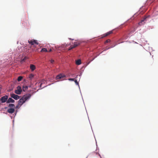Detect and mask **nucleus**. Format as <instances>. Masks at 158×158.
<instances>
[{"instance_id": "nucleus-1", "label": "nucleus", "mask_w": 158, "mask_h": 158, "mask_svg": "<svg viewBox=\"0 0 158 158\" xmlns=\"http://www.w3.org/2000/svg\"><path fill=\"white\" fill-rule=\"evenodd\" d=\"M31 96V95L30 94H27L24 95L18 101L19 105L21 106L27 99L29 98Z\"/></svg>"}, {"instance_id": "nucleus-2", "label": "nucleus", "mask_w": 158, "mask_h": 158, "mask_svg": "<svg viewBox=\"0 0 158 158\" xmlns=\"http://www.w3.org/2000/svg\"><path fill=\"white\" fill-rule=\"evenodd\" d=\"M28 42L30 44L33 46L34 48L32 49V50L33 51L37 52L38 51L39 48H36V45H38L39 44L37 40H29L28 41Z\"/></svg>"}, {"instance_id": "nucleus-3", "label": "nucleus", "mask_w": 158, "mask_h": 158, "mask_svg": "<svg viewBox=\"0 0 158 158\" xmlns=\"http://www.w3.org/2000/svg\"><path fill=\"white\" fill-rule=\"evenodd\" d=\"M65 75L63 73H60L57 75L56 77V80H63L64 79H62L63 78L65 77Z\"/></svg>"}, {"instance_id": "nucleus-4", "label": "nucleus", "mask_w": 158, "mask_h": 158, "mask_svg": "<svg viewBox=\"0 0 158 158\" xmlns=\"http://www.w3.org/2000/svg\"><path fill=\"white\" fill-rule=\"evenodd\" d=\"M8 98V96L7 95H5L2 97L0 99V104L2 103H4L7 101Z\"/></svg>"}, {"instance_id": "nucleus-5", "label": "nucleus", "mask_w": 158, "mask_h": 158, "mask_svg": "<svg viewBox=\"0 0 158 158\" xmlns=\"http://www.w3.org/2000/svg\"><path fill=\"white\" fill-rule=\"evenodd\" d=\"M46 81L45 80H43L40 81L39 83H40V89H42L46 86Z\"/></svg>"}, {"instance_id": "nucleus-6", "label": "nucleus", "mask_w": 158, "mask_h": 158, "mask_svg": "<svg viewBox=\"0 0 158 158\" xmlns=\"http://www.w3.org/2000/svg\"><path fill=\"white\" fill-rule=\"evenodd\" d=\"M22 92V89L20 86H19L17 87V89L15 91V93L17 94H20Z\"/></svg>"}, {"instance_id": "nucleus-7", "label": "nucleus", "mask_w": 158, "mask_h": 158, "mask_svg": "<svg viewBox=\"0 0 158 158\" xmlns=\"http://www.w3.org/2000/svg\"><path fill=\"white\" fill-rule=\"evenodd\" d=\"M10 96L12 98H13L16 100L19 99L20 98V96L14 94H10Z\"/></svg>"}, {"instance_id": "nucleus-8", "label": "nucleus", "mask_w": 158, "mask_h": 158, "mask_svg": "<svg viewBox=\"0 0 158 158\" xmlns=\"http://www.w3.org/2000/svg\"><path fill=\"white\" fill-rule=\"evenodd\" d=\"M113 32L112 31H110L106 33L103 34L102 35V36L101 37V38H103L104 37H106L107 36L109 35H110Z\"/></svg>"}, {"instance_id": "nucleus-9", "label": "nucleus", "mask_w": 158, "mask_h": 158, "mask_svg": "<svg viewBox=\"0 0 158 158\" xmlns=\"http://www.w3.org/2000/svg\"><path fill=\"white\" fill-rule=\"evenodd\" d=\"M15 102V100L11 98H9L6 101V103H9L10 102L14 103Z\"/></svg>"}, {"instance_id": "nucleus-10", "label": "nucleus", "mask_w": 158, "mask_h": 158, "mask_svg": "<svg viewBox=\"0 0 158 158\" xmlns=\"http://www.w3.org/2000/svg\"><path fill=\"white\" fill-rule=\"evenodd\" d=\"M15 111V110L14 108H9L7 110V112L10 113L12 114Z\"/></svg>"}, {"instance_id": "nucleus-11", "label": "nucleus", "mask_w": 158, "mask_h": 158, "mask_svg": "<svg viewBox=\"0 0 158 158\" xmlns=\"http://www.w3.org/2000/svg\"><path fill=\"white\" fill-rule=\"evenodd\" d=\"M147 18V17H145L143 18V19L140 22H139V24L140 25H142V24H143V23L144 22V20L146 19Z\"/></svg>"}, {"instance_id": "nucleus-12", "label": "nucleus", "mask_w": 158, "mask_h": 158, "mask_svg": "<svg viewBox=\"0 0 158 158\" xmlns=\"http://www.w3.org/2000/svg\"><path fill=\"white\" fill-rule=\"evenodd\" d=\"M28 88V86L26 85H24L23 86L22 89L23 91H25Z\"/></svg>"}, {"instance_id": "nucleus-13", "label": "nucleus", "mask_w": 158, "mask_h": 158, "mask_svg": "<svg viewBox=\"0 0 158 158\" xmlns=\"http://www.w3.org/2000/svg\"><path fill=\"white\" fill-rule=\"evenodd\" d=\"M80 44V43L79 42H74V44L73 46H72V47L74 48H76V47L78 46Z\"/></svg>"}, {"instance_id": "nucleus-14", "label": "nucleus", "mask_w": 158, "mask_h": 158, "mask_svg": "<svg viewBox=\"0 0 158 158\" xmlns=\"http://www.w3.org/2000/svg\"><path fill=\"white\" fill-rule=\"evenodd\" d=\"M30 69L32 71H34L35 69V66L32 64L30 65Z\"/></svg>"}, {"instance_id": "nucleus-15", "label": "nucleus", "mask_w": 158, "mask_h": 158, "mask_svg": "<svg viewBox=\"0 0 158 158\" xmlns=\"http://www.w3.org/2000/svg\"><path fill=\"white\" fill-rule=\"evenodd\" d=\"M81 63V60L80 59L76 61V64L79 65Z\"/></svg>"}, {"instance_id": "nucleus-16", "label": "nucleus", "mask_w": 158, "mask_h": 158, "mask_svg": "<svg viewBox=\"0 0 158 158\" xmlns=\"http://www.w3.org/2000/svg\"><path fill=\"white\" fill-rule=\"evenodd\" d=\"M23 79V77L21 76H20L18 77L17 79V80L19 81H20Z\"/></svg>"}, {"instance_id": "nucleus-17", "label": "nucleus", "mask_w": 158, "mask_h": 158, "mask_svg": "<svg viewBox=\"0 0 158 158\" xmlns=\"http://www.w3.org/2000/svg\"><path fill=\"white\" fill-rule=\"evenodd\" d=\"M41 52H47L48 51H47V49L45 48H43L41 51Z\"/></svg>"}, {"instance_id": "nucleus-18", "label": "nucleus", "mask_w": 158, "mask_h": 158, "mask_svg": "<svg viewBox=\"0 0 158 158\" xmlns=\"http://www.w3.org/2000/svg\"><path fill=\"white\" fill-rule=\"evenodd\" d=\"M9 107H15V105L13 104H10L9 105Z\"/></svg>"}, {"instance_id": "nucleus-19", "label": "nucleus", "mask_w": 158, "mask_h": 158, "mask_svg": "<svg viewBox=\"0 0 158 158\" xmlns=\"http://www.w3.org/2000/svg\"><path fill=\"white\" fill-rule=\"evenodd\" d=\"M34 77V75L32 74H30L29 75V78H31V79L32 78H33Z\"/></svg>"}, {"instance_id": "nucleus-20", "label": "nucleus", "mask_w": 158, "mask_h": 158, "mask_svg": "<svg viewBox=\"0 0 158 158\" xmlns=\"http://www.w3.org/2000/svg\"><path fill=\"white\" fill-rule=\"evenodd\" d=\"M110 40L109 39L107 40H106V41L105 42V44H106L108 42H110Z\"/></svg>"}, {"instance_id": "nucleus-21", "label": "nucleus", "mask_w": 158, "mask_h": 158, "mask_svg": "<svg viewBox=\"0 0 158 158\" xmlns=\"http://www.w3.org/2000/svg\"><path fill=\"white\" fill-rule=\"evenodd\" d=\"M74 81L75 83H76V84L77 85H79V83L77 80H74Z\"/></svg>"}, {"instance_id": "nucleus-22", "label": "nucleus", "mask_w": 158, "mask_h": 158, "mask_svg": "<svg viewBox=\"0 0 158 158\" xmlns=\"http://www.w3.org/2000/svg\"><path fill=\"white\" fill-rule=\"evenodd\" d=\"M50 62L52 64H53L54 62V60H53L52 59L50 60Z\"/></svg>"}, {"instance_id": "nucleus-23", "label": "nucleus", "mask_w": 158, "mask_h": 158, "mask_svg": "<svg viewBox=\"0 0 158 158\" xmlns=\"http://www.w3.org/2000/svg\"><path fill=\"white\" fill-rule=\"evenodd\" d=\"M73 48V47H72V45H71L70 46V47H69V48L68 50H71V49H72Z\"/></svg>"}, {"instance_id": "nucleus-24", "label": "nucleus", "mask_w": 158, "mask_h": 158, "mask_svg": "<svg viewBox=\"0 0 158 158\" xmlns=\"http://www.w3.org/2000/svg\"><path fill=\"white\" fill-rule=\"evenodd\" d=\"M68 79L69 81H74V79L73 78H69Z\"/></svg>"}, {"instance_id": "nucleus-25", "label": "nucleus", "mask_w": 158, "mask_h": 158, "mask_svg": "<svg viewBox=\"0 0 158 158\" xmlns=\"http://www.w3.org/2000/svg\"><path fill=\"white\" fill-rule=\"evenodd\" d=\"M110 48V47H109V48H106V49L104 50H106L108 49L109 48Z\"/></svg>"}, {"instance_id": "nucleus-26", "label": "nucleus", "mask_w": 158, "mask_h": 158, "mask_svg": "<svg viewBox=\"0 0 158 158\" xmlns=\"http://www.w3.org/2000/svg\"><path fill=\"white\" fill-rule=\"evenodd\" d=\"M19 106V104H18V105L17 106H16V108H18V107Z\"/></svg>"}, {"instance_id": "nucleus-27", "label": "nucleus", "mask_w": 158, "mask_h": 158, "mask_svg": "<svg viewBox=\"0 0 158 158\" xmlns=\"http://www.w3.org/2000/svg\"><path fill=\"white\" fill-rule=\"evenodd\" d=\"M52 51V49H50L49 51V52H51Z\"/></svg>"}, {"instance_id": "nucleus-28", "label": "nucleus", "mask_w": 158, "mask_h": 158, "mask_svg": "<svg viewBox=\"0 0 158 158\" xmlns=\"http://www.w3.org/2000/svg\"><path fill=\"white\" fill-rule=\"evenodd\" d=\"M69 39L70 40H73V39H71V38H69Z\"/></svg>"}, {"instance_id": "nucleus-29", "label": "nucleus", "mask_w": 158, "mask_h": 158, "mask_svg": "<svg viewBox=\"0 0 158 158\" xmlns=\"http://www.w3.org/2000/svg\"><path fill=\"white\" fill-rule=\"evenodd\" d=\"M68 46V45H67V44H66V46H66H66Z\"/></svg>"}]
</instances>
